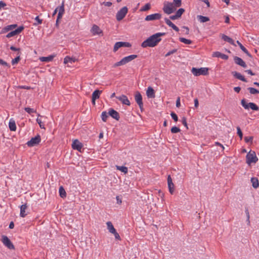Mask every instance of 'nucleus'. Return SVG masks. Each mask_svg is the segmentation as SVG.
<instances>
[{
	"label": "nucleus",
	"mask_w": 259,
	"mask_h": 259,
	"mask_svg": "<svg viewBox=\"0 0 259 259\" xmlns=\"http://www.w3.org/2000/svg\"><path fill=\"white\" fill-rule=\"evenodd\" d=\"M164 34L165 33L158 32L150 36L142 43L141 47L147 48L156 46L161 41L160 37Z\"/></svg>",
	"instance_id": "1"
},
{
	"label": "nucleus",
	"mask_w": 259,
	"mask_h": 259,
	"mask_svg": "<svg viewBox=\"0 0 259 259\" xmlns=\"http://www.w3.org/2000/svg\"><path fill=\"white\" fill-rule=\"evenodd\" d=\"M182 5L181 0H174L172 2H165L162 10L164 13L169 15L175 12Z\"/></svg>",
	"instance_id": "2"
},
{
	"label": "nucleus",
	"mask_w": 259,
	"mask_h": 259,
	"mask_svg": "<svg viewBox=\"0 0 259 259\" xmlns=\"http://www.w3.org/2000/svg\"><path fill=\"white\" fill-rule=\"evenodd\" d=\"M137 55H131L127 57H125L122 58L120 61L117 62L114 64L113 67L115 68L119 66H122L126 64V63L132 61L135 59L137 58Z\"/></svg>",
	"instance_id": "3"
},
{
	"label": "nucleus",
	"mask_w": 259,
	"mask_h": 259,
	"mask_svg": "<svg viewBox=\"0 0 259 259\" xmlns=\"http://www.w3.org/2000/svg\"><path fill=\"white\" fill-rule=\"evenodd\" d=\"M191 71L194 75L198 76L201 75H206L208 73V69L205 67L200 68H192Z\"/></svg>",
	"instance_id": "4"
},
{
	"label": "nucleus",
	"mask_w": 259,
	"mask_h": 259,
	"mask_svg": "<svg viewBox=\"0 0 259 259\" xmlns=\"http://www.w3.org/2000/svg\"><path fill=\"white\" fill-rule=\"evenodd\" d=\"M246 163L250 165L251 163H256L258 159L254 151H250L246 155Z\"/></svg>",
	"instance_id": "5"
},
{
	"label": "nucleus",
	"mask_w": 259,
	"mask_h": 259,
	"mask_svg": "<svg viewBox=\"0 0 259 259\" xmlns=\"http://www.w3.org/2000/svg\"><path fill=\"white\" fill-rule=\"evenodd\" d=\"M241 104L245 109H248L250 108L255 111L259 110L258 107L255 103L252 102L247 103L245 99L241 100Z\"/></svg>",
	"instance_id": "6"
},
{
	"label": "nucleus",
	"mask_w": 259,
	"mask_h": 259,
	"mask_svg": "<svg viewBox=\"0 0 259 259\" xmlns=\"http://www.w3.org/2000/svg\"><path fill=\"white\" fill-rule=\"evenodd\" d=\"M128 12V9L126 7H123L119 10L116 15V18L118 21L122 20L126 15Z\"/></svg>",
	"instance_id": "7"
},
{
	"label": "nucleus",
	"mask_w": 259,
	"mask_h": 259,
	"mask_svg": "<svg viewBox=\"0 0 259 259\" xmlns=\"http://www.w3.org/2000/svg\"><path fill=\"white\" fill-rule=\"evenodd\" d=\"M91 32L93 35L102 36L103 35V30L97 25L94 24L91 29Z\"/></svg>",
	"instance_id": "8"
},
{
	"label": "nucleus",
	"mask_w": 259,
	"mask_h": 259,
	"mask_svg": "<svg viewBox=\"0 0 259 259\" xmlns=\"http://www.w3.org/2000/svg\"><path fill=\"white\" fill-rule=\"evenodd\" d=\"M2 241L3 243L9 249H14L15 247L9 238L5 235L2 236Z\"/></svg>",
	"instance_id": "9"
},
{
	"label": "nucleus",
	"mask_w": 259,
	"mask_h": 259,
	"mask_svg": "<svg viewBox=\"0 0 259 259\" xmlns=\"http://www.w3.org/2000/svg\"><path fill=\"white\" fill-rule=\"evenodd\" d=\"M41 140L40 136L39 135H37L34 138H32L31 140L27 142V145L29 147H33L36 145H38Z\"/></svg>",
	"instance_id": "10"
},
{
	"label": "nucleus",
	"mask_w": 259,
	"mask_h": 259,
	"mask_svg": "<svg viewBox=\"0 0 259 259\" xmlns=\"http://www.w3.org/2000/svg\"><path fill=\"white\" fill-rule=\"evenodd\" d=\"M131 44L128 42H117L114 46L113 52H116L121 47H131Z\"/></svg>",
	"instance_id": "11"
},
{
	"label": "nucleus",
	"mask_w": 259,
	"mask_h": 259,
	"mask_svg": "<svg viewBox=\"0 0 259 259\" xmlns=\"http://www.w3.org/2000/svg\"><path fill=\"white\" fill-rule=\"evenodd\" d=\"M135 101L138 104L141 111L143 110V103L142 101V97L139 92H137L135 95Z\"/></svg>",
	"instance_id": "12"
},
{
	"label": "nucleus",
	"mask_w": 259,
	"mask_h": 259,
	"mask_svg": "<svg viewBox=\"0 0 259 259\" xmlns=\"http://www.w3.org/2000/svg\"><path fill=\"white\" fill-rule=\"evenodd\" d=\"M161 15L159 13H155L151 15H148L145 18V20L149 21H153L155 20H159L161 18Z\"/></svg>",
	"instance_id": "13"
},
{
	"label": "nucleus",
	"mask_w": 259,
	"mask_h": 259,
	"mask_svg": "<svg viewBox=\"0 0 259 259\" xmlns=\"http://www.w3.org/2000/svg\"><path fill=\"white\" fill-rule=\"evenodd\" d=\"M24 29L23 26H20L14 31H12L7 34L6 37L8 38L11 37L13 36L18 34Z\"/></svg>",
	"instance_id": "14"
},
{
	"label": "nucleus",
	"mask_w": 259,
	"mask_h": 259,
	"mask_svg": "<svg viewBox=\"0 0 259 259\" xmlns=\"http://www.w3.org/2000/svg\"><path fill=\"white\" fill-rule=\"evenodd\" d=\"M72 148L79 151H81L82 148V144L77 139L74 140L72 144Z\"/></svg>",
	"instance_id": "15"
},
{
	"label": "nucleus",
	"mask_w": 259,
	"mask_h": 259,
	"mask_svg": "<svg viewBox=\"0 0 259 259\" xmlns=\"http://www.w3.org/2000/svg\"><path fill=\"white\" fill-rule=\"evenodd\" d=\"M102 93V91L98 90H95L92 94V102L93 105L95 104V101L97 99L100 98V94Z\"/></svg>",
	"instance_id": "16"
},
{
	"label": "nucleus",
	"mask_w": 259,
	"mask_h": 259,
	"mask_svg": "<svg viewBox=\"0 0 259 259\" xmlns=\"http://www.w3.org/2000/svg\"><path fill=\"white\" fill-rule=\"evenodd\" d=\"M116 98L117 99H118L120 101H121L123 104H124V105H126L127 106H130L131 104V103H130L129 100L128 99L127 97L125 95H122L120 96L116 97Z\"/></svg>",
	"instance_id": "17"
},
{
	"label": "nucleus",
	"mask_w": 259,
	"mask_h": 259,
	"mask_svg": "<svg viewBox=\"0 0 259 259\" xmlns=\"http://www.w3.org/2000/svg\"><path fill=\"white\" fill-rule=\"evenodd\" d=\"M167 183H168V189L170 193L171 194H172L174 192V184L172 183V179L170 177V176L169 175L167 178Z\"/></svg>",
	"instance_id": "18"
},
{
	"label": "nucleus",
	"mask_w": 259,
	"mask_h": 259,
	"mask_svg": "<svg viewBox=\"0 0 259 259\" xmlns=\"http://www.w3.org/2000/svg\"><path fill=\"white\" fill-rule=\"evenodd\" d=\"M109 115L111 116L112 118L116 119V120H119L120 118L119 113L114 110L113 109H110L109 111Z\"/></svg>",
	"instance_id": "19"
},
{
	"label": "nucleus",
	"mask_w": 259,
	"mask_h": 259,
	"mask_svg": "<svg viewBox=\"0 0 259 259\" xmlns=\"http://www.w3.org/2000/svg\"><path fill=\"white\" fill-rule=\"evenodd\" d=\"M146 95L148 98H154L155 91L151 87H149L146 91Z\"/></svg>",
	"instance_id": "20"
},
{
	"label": "nucleus",
	"mask_w": 259,
	"mask_h": 259,
	"mask_svg": "<svg viewBox=\"0 0 259 259\" xmlns=\"http://www.w3.org/2000/svg\"><path fill=\"white\" fill-rule=\"evenodd\" d=\"M164 21L166 24L169 26V27H171L174 30H175L176 31L178 32L179 31V28L176 26L171 21L170 19L168 18H164Z\"/></svg>",
	"instance_id": "21"
},
{
	"label": "nucleus",
	"mask_w": 259,
	"mask_h": 259,
	"mask_svg": "<svg viewBox=\"0 0 259 259\" xmlns=\"http://www.w3.org/2000/svg\"><path fill=\"white\" fill-rule=\"evenodd\" d=\"M234 61L236 64L237 65H239L244 68H245L246 67V65L245 63V62L240 58L238 57H234Z\"/></svg>",
	"instance_id": "22"
},
{
	"label": "nucleus",
	"mask_w": 259,
	"mask_h": 259,
	"mask_svg": "<svg viewBox=\"0 0 259 259\" xmlns=\"http://www.w3.org/2000/svg\"><path fill=\"white\" fill-rule=\"evenodd\" d=\"M213 57H220L223 59L227 60L228 56L225 54H222L219 52H215L212 54Z\"/></svg>",
	"instance_id": "23"
},
{
	"label": "nucleus",
	"mask_w": 259,
	"mask_h": 259,
	"mask_svg": "<svg viewBox=\"0 0 259 259\" xmlns=\"http://www.w3.org/2000/svg\"><path fill=\"white\" fill-rule=\"evenodd\" d=\"M27 208V204H23L20 206V215L21 217L24 218L26 215L27 213H26V209Z\"/></svg>",
	"instance_id": "24"
},
{
	"label": "nucleus",
	"mask_w": 259,
	"mask_h": 259,
	"mask_svg": "<svg viewBox=\"0 0 259 259\" xmlns=\"http://www.w3.org/2000/svg\"><path fill=\"white\" fill-rule=\"evenodd\" d=\"M232 74L233 76L236 77V78L241 80L242 81L246 82L247 80L245 78V77L242 76L240 73H238L236 71L232 72Z\"/></svg>",
	"instance_id": "25"
},
{
	"label": "nucleus",
	"mask_w": 259,
	"mask_h": 259,
	"mask_svg": "<svg viewBox=\"0 0 259 259\" xmlns=\"http://www.w3.org/2000/svg\"><path fill=\"white\" fill-rule=\"evenodd\" d=\"M106 224L107 226V229L110 233L112 234L115 232L116 230L111 222H107Z\"/></svg>",
	"instance_id": "26"
},
{
	"label": "nucleus",
	"mask_w": 259,
	"mask_h": 259,
	"mask_svg": "<svg viewBox=\"0 0 259 259\" xmlns=\"http://www.w3.org/2000/svg\"><path fill=\"white\" fill-rule=\"evenodd\" d=\"M9 126L10 131H16V125L15 123V121L11 119L10 120L9 123Z\"/></svg>",
	"instance_id": "27"
},
{
	"label": "nucleus",
	"mask_w": 259,
	"mask_h": 259,
	"mask_svg": "<svg viewBox=\"0 0 259 259\" xmlns=\"http://www.w3.org/2000/svg\"><path fill=\"white\" fill-rule=\"evenodd\" d=\"M222 38L224 41H227V42H229L231 45H235L234 40L231 38H230V37H229V36H227V35H226L225 34H222Z\"/></svg>",
	"instance_id": "28"
},
{
	"label": "nucleus",
	"mask_w": 259,
	"mask_h": 259,
	"mask_svg": "<svg viewBox=\"0 0 259 259\" xmlns=\"http://www.w3.org/2000/svg\"><path fill=\"white\" fill-rule=\"evenodd\" d=\"M54 57V55H50L48 57H40L39 60L42 62H50L51 61Z\"/></svg>",
	"instance_id": "29"
},
{
	"label": "nucleus",
	"mask_w": 259,
	"mask_h": 259,
	"mask_svg": "<svg viewBox=\"0 0 259 259\" xmlns=\"http://www.w3.org/2000/svg\"><path fill=\"white\" fill-rule=\"evenodd\" d=\"M237 43L239 45V46L241 50L244 53H245L249 57H251V58L252 57L251 55L249 54V53L246 49V48L238 40L237 41Z\"/></svg>",
	"instance_id": "30"
},
{
	"label": "nucleus",
	"mask_w": 259,
	"mask_h": 259,
	"mask_svg": "<svg viewBox=\"0 0 259 259\" xmlns=\"http://www.w3.org/2000/svg\"><path fill=\"white\" fill-rule=\"evenodd\" d=\"M251 182L252 187L254 188H257L259 186L258 180L256 178H252L251 179Z\"/></svg>",
	"instance_id": "31"
},
{
	"label": "nucleus",
	"mask_w": 259,
	"mask_h": 259,
	"mask_svg": "<svg viewBox=\"0 0 259 259\" xmlns=\"http://www.w3.org/2000/svg\"><path fill=\"white\" fill-rule=\"evenodd\" d=\"M197 18L201 23H204L209 21V18L208 17L202 15H198Z\"/></svg>",
	"instance_id": "32"
},
{
	"label": "nucleus",
	"mask_w": 259,
	"mask_h": 259,
	"mask_svg": "<svg viewBox=\"0 0 259 259\" xmlns=\"http://www.w3.org/2000/svg\"><path fill=\"white\" fill-rule=\"evenodd\" d=\"M77 61V59L75 58H71L70 57L67 56L64 59V63L67 64L68 62H75Z\"/></svg>",
	"instance_id": "33"
},
{
	"label": "nucleus",
	"mask_w": 259,
	"mask_h": 259,
	"mask_svg": "<svg viewBox=\"0 0 259 259\" xmlns=\"http://www.w3.org/2000/svg\"><path fill=\"white\" fill-rule=\"evenodd\" d=\"M59 195L61 198H65L66 197V193L65 189L62 186L59 188Z\"/></svg>",
	"instance_id": "34"
},
{
	"label": "nucleus",
	"mask_w": 259,
	"mask_h": 259,
	"mask_svg": "<svg viewBox=\"0 0 259 259\" xmlns=\"http://www.w3.org/2000/svg\"><path fill=\"white\" fill-rule=\"evenodd\" d=\"M179 40L182 42H183L187 45H190L191 44L192 41L190 39H186L184 37H180Z\"/></svg>",
	"instance_id": "35"
},
{
	"label": "nucleus",
	"mask_w": 259,
	"mask_h": 259,
	"mask_svg": "<svg viewBox=\"0 0 259 259\" xmlns=\"http://www.w3.org/2000/svg\"><path fill=\"white\" fill-rule=\"evenodd\" d=\"M117 169L120 170L121 171L124 172V174H126L128 171L127 168L125 166H116Z\"/></svg>",
	"instance_id": "36"
},
{
	"label": "nucleus",
	"mask_w": 259,
	"mask_h": 259,
	"mask_svg": "<svg viewBox=\"0 0 259 259\" xmlns=\"http://www.w3.org/2000/svg\"><path fill=\"white\" fill-rule=\"evenodd\" d=\"M248 90L249 91V93L252 95L259 94V91L253 88H248Z\"/></svg>",
	"instance_id": "37"
},
{
	"label": "nucleus",
	"mask_w": 259,
	"mask_h": 259,
	"mask_svg": "<svg viewBox=\"0 0 259 259\" xmlns=\"http://www.w3.org/2000/svg\"><path fill=\"white\" fill-rule=\"evenodd\" d=\"M151 8V5L149 3L146 4L143 7L140 9V11H147L150 10Z\"/></svg>",
	"instance_id": "38"
},
{
	"label": "nucleus",
	"mask_w": 259,
	"mask_h": 259,
	"mask_svg": "<svg viewBox=\"0 0 259 259\" xmlns=\"http://www.w3.org/2000/svg\"><path fill=\"white\" fill-rule=\"evenodd\" d=\"M185 10L183 8L179 9L176 13V14L179 17V18H181L182 14L184 13Z\"/></svg>",
	"instance_id": "39"
},
{
	"label": "nucleus",
	"mask_w": 259,
	"mask_h": 259,
	"mask_svg": "<svg viewBox=\"0 0 259 259\" xmlns=\"http://www.w3.org/2000/svg\"><path fill=\"white\" fill-rule=\"evenodd\" d=\"M108 115H107V113L106 111H104L102 113V114H101V118H102V120L104 121V122H106L107 121V119L108 118Z\"/></svg>",
	"instance_id": "40"
},
{
	"label": "nucleus",
	"mask_w": 259,
	"mask_h": 259,
	"mask_svg": "<svg viewBox=\"0 0 259 259\" xmlns=\"http://www.w3.org/2000/svg\"><path fill=\"white\" fill-rule=\"evenodd\" d=\"M170 131L172 133H178L181 131L180 129L177 126H173L171 127Z\"/></svg>",
	"instance_id": "41"
},
{
	"label": "nucleus",
	"mask_w": 259,
	"mask_h": 259,
	"mask_svg": "<svg viewBox=\"0 0 259 259\" xmlns=\"http://www.w3.org/2000/svg\"><path fill=\"white\" fill-rule=\"evenodd\" d=\"M24 110L29 114L36 112V111L34 110L33 108H31L29 107H25L24 108Z\"/></svg>",
	"instance_id": "42"
},
{
	"label": "nucleus",
	"mask_w": 259,
	"mask_h": 259,
	"mask_svg": "<svg viewBox=\"0 0 259 259\" xmlns=\"http://www.w3.org/2000/svg\"><path fill=\"white\" fill-rule=\"evenodd\" d=\"M59 9V13H61V14H63L64 13V3L62 2L61 6L58 8Z\"/></svg>",
	"instance_id": "43"
},
{
	"label": "nucleus",
	"mask_w": 259,
	"mask_h": 259,
	"mask_svg": "<svg viewBox=\"0 0 259 259\" xmlns=\"http://www.w3.org/2000/svg\"><path fill=\"white\" fill-rule=\"evenodd\" d=\"M20 55H19L16 58H15V59L12 60V65H15V64L18 63V62L20 61Z\"/></svg>",
	"instance_id": "44"
},
{
	"label": "nucleus",
	"mask_w": 259,
	"mask_h": 259,
	"mask_svg": "<svg viewBox=\"0 0 259 259\" xmlns=\"http://www.w3.org/2000/svg\"><path fill=\"white\" fill-rule=\"evenodd\" d=\"M35 20L37 22V23H34V25H37L38 24H40L42 23V19H39V17L38 16H36L35 18Z\"/></svg>",
	"instance_id": "45"
},
{
	"label": "nucleus",
	"mask_w": 259,
	"mask_h": 259,
	"mask_svg": "<svg viewBox=\"0 0 259 259\" xmlns=\"http://www.w3.org/2000/svg\"><path fill=\"white\" fill-rule=\"evenodd\" d=\"M237 134L238 135L240 139L241 140L242 139V137H243V134L242 133V131L239 126L237 127Z\"/></svg>",
	"instance_id": "46"
},
{
	"label": "nucleus",
	"mask_w": 259,
	"mask_h": 259,
	"mask_svg": "<svg viewBox=\"0 0 259 259\" xmlns=\"http://www.w3.org/2000/svg\"><path fill=\"white\" fill-rule=\"evenodd\" d=\"M253 137H244V141L246 143L252 142Z\"/></svg>",
	"instance_id": "47"
},
{
	"label": "nucleus",
	"mask_w": 259,
	"mask_h": 259,
	"mask_svg": "<svg viewBox=\"0 0 259 259\" xmlns=\"http://www.w3.org/2000/svg\"><path fill=\"white\" fill-rule=\"evenodd\" d=\"M170 115L175 121L177 122L178 120V117L175 113L172 112Z\"/></svg>",
	"instance_id": "48"
},
{
	"label": "nucleus",
	"mask_w": 259,
	"mask_h": 259,
	"mask_svg": "<svg viewBox=\"0 0 259 259\" xmlns=\"http://www.w3.org/2000/svg\"><path fill=\"white\" fill-rule=\"evenodd\" d=\"M182 122L183 124L186 127L187 129H188V126L187 123L186 118L185 117H183L182 119Z\"/></svg>",
	"instance_id": "49"
},
{
	"label": "nucleus",
	"mask_w": 259,
	"mask_h": 259,
	"mask_svg": "<svg viewBox=\"0 0 259 259\" xmlns=\"http://www.w3.org/2000/svg\"><path fill=\"white\" fill-rule=\"evenodd\" d=\"M36 121L38 123V124L39 125V126H40V127L41 128H45V126H44V125L42 124V123L41 122V120L40 119L37 118L36 119Z\"/></svg>",
	"instance_id": "50"
},
{
	"label": "nucleus",
	"mask_w": 259,
	"mask_h": 259,
	"mask_svg": "<svg viewBox=\"0 0 259 259\" xmlns=\"http://www.w3.org/2000/svg\"><path fill=\"white\" fill-rule=\"evenodd\" d=\"M112 234L114 235V237L116 239L120 240V239H121L119 235L118 234V233L116 232V231H115V233H113Z\"/></svg>",
	"instance_id": "51"
},
{
	"label": "nucleus",
	"mask_w": 259,
	"mask_h": 259,
	"mask_svg": "<svg viewBox=\"0 0 259 259\" xmlns=\"http://www.w3.org/2000/svg\"><path fill=\"white\" fill-rule=\"evenodd\" d=\"M179 18V17L175 14V15L170 16L169 17V19L172 20H175L176 19H178Z\"/></svg>",
	"instance_id": "52"
},
{
	"label": "nucleus",
	"mask_w": 259,
	"mask_h": 259,
	"mask_svg": "<svg viewBox=\"0 0 259 259\" xmlns=\"http://www.w3.org/2000/svg\"><path fill=\"white\" fill-rule=\"evenodd\" d=\"M103 5H104V6H107V7H111L112 5V3L111 2H103L102 3Z\"/></svg>",
	"instance_id": "53"
},
{
	"label": "nucleus",
	"mask_w": 259,
	"mask_h": 259,
	"mask_svg": "<svg viewBox=\"0 0 259 259\" xmlns=\"http://www.w3.org/2000/svg\"><path fill=\"white\" fill-rule=\"evenodd\" d=\"M0 64L6 66H9L6 62L4 61L1 59H0Z\"/></svg>",
	"instance_id": "54"
},
{
	"label": "nucleus",
	"mask_w": 259,
	"mask_h": 259,
	"mask_svg": "<svg viewBox=\"0 0 259 259\" xmlns=\"http://www.w3.org/2000/svg\"><path fill=\"white\" fill-rule=\"evenodd\" d=\"M116 200H117V203L118 204H121V203H122V200L119 197V196H117L116 197Z\"/></svg>",
	"instance_id": "55"
},
{
	"label": "nucleus",
	"mask_w": 259,
	"mask_h": 259,
	"mask_svg": "<svg viewBox=\"0 0 259 259\" xmlns=\"http://www.w3.org/2000/svg\"><path fill=\"white\" fill-rule=\"evenodd\" d=\"M180 98L178 97L176 101V106L177 107H180Z\"/></svg>",
	"instance_id": "56"
},
{
	"label": "nucleus",
	"mask_w": 259,
	"mask_h": 259,
	"mask_svg": "<svg viewBox=\"0 0 259 259\" xmlns=\"http://www.w3.org/2000/svg\"><path fill=\"white\" fill-rule=\"evenodd\" d=\"M16 25L14 24V25H9L7 26V30H10L12 29H13L14 28H15L16 27Z\"/></svg>",
	"instance_id": "57"
},
{
	"label": "nucleus",
	"mask_w": 259,
	"mask_h": 259,
	"mask_svg": "<svg viewBox=\"0 0 259 259\" xmlns=\"http://www.w3.org/2000/svg\"><path fill=\"white\" fill-rule=\"evenodd\" d=\"M6 6V4L3 1H0V9Z\"/></svg>",
	"instance_id": "58"
},
{
	"label": "nucleus",
	"mask_w": 259,
	"mask_h": 259,
	"mask_svg": "<svg viewBox=\"0 0 259 259\" xmlns=\"http://www.w3.org/2000/svg\"><path fill=\"white\" fill-rule=\"evenodd\" d=\"M176 52V50H173L171 51H169L168 52L166 55H165V56L167 57V56H169L170 55L175 53Z\"/></svg>",
	"instance_id": "59"
},
{
	"label": "nucleus",
	"mask_w": 259,
	"mask_h": 259,
	"mask_svg": "<svg viewBox=\"0 0 259 259\" xmlns=\"http://www.w3.org/2000/svg\"><path fill=\"white\" fill-rule=\"evenodd\" d=\"M18 88L24 89H27V90H29L31 89V88L30 87H28V86H18Z\"/></svg>",
	"instance_id": "60"
},
{
	"label": "nucleus",
	"mask_w": 259,
	"mask_h": 259,
	"mask_svg": "<svg viewBox=\"0 0 259 259\" xmlns=\"http://www.w3.org/2000/svg\"><path fill=\"white\" fill-rule=\"evenodd\" d=\"M245 213L247 215V218L248 222L249 223V213L248 208H246L245 209Z\"/></svg>",
	"instance_id": "61"
},
{
	"label": "nucleus",
	"mask_w": 259,
	"mask_h": 259,
	"mask_svg": "<svg viewBox=\"0 0 259 259\" xmlns=\"http://www.w3.org/2000/svg\"><path fill=\"white\" fill-rule=\"evenodd\" d=\"M198 104H199V103H198V100L197 98L195 99V100H194V106H195V107L196 108H197L198 106Z\"/></svg>",
	"instance_id": "62"
},
{
	"label": "nucleus",
	"mask_w": 259,
	"mask_h": 259,
	"mask_svg": "<svg viewBox=\"0 0 259 259\" xmlns=\"http://www.w3.org/2000/svg\"><path fill=\"white\" fill-rule=\"evenodd\" d=\"M10 49L12 51H20V49L19 48H15V47L14 46H11L10 47Z\"/></svg>",
	"instance_id": "63"
},
{
	"label": "nucleus",
	"mask_w": 259,
	"mask_h": 259,
	"mask_svg": "<svg viewBox=\"0 0 259 259\" xmlns=\"http://www.w3.org/2000/svg\"><path fill=\"white\" fill-rule=\"evenodd\" d=\"M234 90L235 91V92H236V93H238L240 91L241 88L240 87H235L234 88Z\"/></svg>",
	"instance_id": "64"
}]
</instances>
